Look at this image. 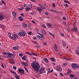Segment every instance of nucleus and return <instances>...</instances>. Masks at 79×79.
Instances as JSON below:
<instances>
[{"instance_id": "nucleus-1", "label": "nucleus", "mask_w": 79, "mask_h": 79, "mask_svg": "<svg viewBox=\"0 0 79 79\" xmlns=\"http://www.w3.org/2000/svg\"><path fill=\"white\" fill-rule=\"evenodd\" d=\"M32 67L36 71H39V69L40 68V65L38 62H35V61L33 62L31 64Z\"/></svg>"}, {"instance_id": "nucleus-2", "label": "nucleus", "mask_w": 79, "mask_h": 79, "mask_svg": "<svg viewBox=\"0 0 79 79\" xmlns=\"http://www.w3.org/2000/svg\"><path fill=\"white\" fill-rule=\"evenodd\" d=\"M37 33L39 34V35H40V36L37 35V37L38 39H40V40H41V41H43V40H44V35L40 33Z\"/></svg>"}, {"instance_id": "nucleus-3", "label": "nucleus", "mask_w": 79, "mask_h": 79, "mask_svg": "<svg viewBox=\"0 0 79 79\" xmlns=\"http://www.w3.org/2000/svg\"><path fill=\"white\" fill-rule=\"evenodd\" d=\"M39 6H41V8L38 7L37 8V10L38 11H40V12H42V11L43 9H45L46 8L45 7H44L43 6H42V5L40 4H39Z\"/></svg>"}, {"instance_id": "nucleus-4", "label": "nucleus", "mask_w": 79, "mask_h": 79, "mask_svg": "<svg viewBox=\"0 0 79 79\" xmlns=\"http://www.w3.org/2000/svg\"><path fill=\"white\" fill-rule=\"evenodd\" d=\"M45 69L44 68L41 67V69L39 70V73L41 74H44V73H45L46 72L45 71Z\"/></svg>"}, {"instance_id": "nucleus-5", "label": "nucleus", "mask_w": 79, "mask_h": 79, "mask_svg": "<svg viewBox=\"0 0 79 79\" xmlns=\"http://www.w3.org/2000/svg\"><path fill=\"white\" fill-rule=\"evenodd\" d=\"M18 35L19 36H25L26 35L25 31L22 30L21 31V32L18 33Z\"/></svg>"}, {"instance_id": "nucleus-6", "label": "nucleus", "mask_w": 79, "mask_h": 79, "mask_svg": "<svg viewBox=\"0 0 79 79\" xmlns=\"http://www.w3.org/2000/svg\"><path fill=\"white\" fill-rule=\"evenodd\" d=\"M71 66L73 69H76L77 68V65L75 63H73L71 65Z\"/></svg>"}, {"instance_id": "nucleus-7", "label": "nucleus", "mask_w": 79, "mask_h": 79, "mask_svg": "<svg viewBox=\"0 0 79 79\" xmlns=\"http://www.w3.org/2000/svg\"><path fill=\"white\" fill-rule=\"evenodd\" d=\"M18 71L19 73H20V74L21 75L24 74H25L24 73V70L22 69L19 68Z\"/></svg>"}, {"instance_id": "nucleus-8", "label": "nucleus", "mask_w": 79, "mask_h": 79, "mask_svg": "<svg viewBox=\"0 0 79 79\" xmlns=\"http://www.w3.org/2000/svg\"><path fill=\"white\" fill-rule=\"evenodd\" d=\"M56 69L57 70V71H61L62 70V69H61V66H58L56 67Z\"/></svg>"}, {"instance_id": "nucleus-9", "label": "nucleus", "mask_w": 79, "mask_h": 79, "mask_svg": "<svg viewBox=\"0 0 79 79\" xmlns=\"http://www.w3.org/2000/svg\"><path fill=\"white\" fill-rule=\"evenodd\" d=\"M8 56L12 59H14V58H15V57H14V56H13V54H11V53H10V52L8 53Z\"/></svg>"}, {"instance_id": "nucleus-10", "label": "nucleus", "mask_w": 79, "mask_h": 79, "mask_svg": "<svg viewBox=\"0 0 79 79\" xmlns=\"http://www.w3.org/2000/svg\"><path fill=\"white\" fill-rule=\"evenodd\" d=\"M4 18V16L3 14L0 13V21H2Z\"/></svg>"}, {"instance_id": "nucleus-11", "label": "nucleus", "mask_w": 79, "mask_h": 79, "mask_svg": "<svg viewBox=\"0 0 79 79\" xmlns=\"http://www.w3.org/2000/svg\"><path fill=\"white\" fill-rule=\"evenodd\" d=\"M54 50L56 51V52H57L58 51V46L56 44H54Z\"/></svg>"}, {"instance_id": "nucleus-12", "label": "nucleus", "mask_w": 79, "mask_h": 79, "mask_svg": "<svg viewBox=\"0 0 79 79\" xmlns=\"http://www.w3.org/2000/svg\"><path fill=\"white\" fill-rule=\"evenodd\" d=\"M13 35L14 37V38L15 40L16 39H18L19 38V36L16 34H13Z\"/></svg>"}, {"instance_id": "nucleus-13", "label": "nucleus", "mask_w": 79, "mask_h": 79, "mask_svg": "<svg viewBox=\"0 0 79 79\" xmlns=\"http://www.w3.org/2000/svg\"><path fill=\"white\" fill-rule=\"evenodd\" d=\"M19 47L17 46L14 47L13 48L14 50H18L19 49Z\"/></svg>"}, {"instance_id": "nucleus-14", "label": "nucleus", "mask_w": 79, "mask_h": 79, "mask_svg": "<svg viewBox=\"0 0 79 79\" xmlns=\"http://www.w3.org/2000/svg\"><path fill=\"white\" fill-rule=\"evenodd\" d=\"M21 64L24 65V66H28V64L27 63H25V62H22Z\"/></svg>"}, {"instance_id": "nucleus-15", "label": "nucleus", "mask_w": 79, "mask_h": 79, "mask_svg": "<svg viewBox=\"0 0 79 79\" xmlns=\"http://www.w3.org/2000/svg\"><path fill=\"white\" fill-rule=\"evenodd\" d=\"M9 61L11 64H15V61L13 60L12 59H11L9 60Z\"/></svg>"}, {"instance_id": "nucleus-16", "label": "nucleus", "mask_w": 79, "mask_h": 79, "mask_svg": "<svg viewBox=\"0 0 79 79\" xmlns=\"http://www.w3.org/2000/svg\"><path fill=\"white\" fill-rule=\"evenodd\" d=\"M27 7L31 9H32V6L31 5L27 4Z\"/></svg>"}, {"instance_id": "nucleus-17", "label": "nucleus", "mask_w": 79, "mask_h": 79, "mask_svg": "<svg viewBox=\"0 0 79 79\" xmlns=\"http://www.w3.org/2000/svg\"><path fill=\"white\" fill-rule=\"evenodd\" d=\"M45 62V63H48V59L46 58H44V60H43Z\"/></svg>"}, {"instance_id": "nucleus-18", "label": "nucleus", "mask_w": 79, "mask_h": 79, "mask_svg": "<svg viewBox=\"0 0 79 79\" xmlns=\"http://www.w3.org/2000/svg\"><path fill=\"white\" fill-rule=\"evenodd\" d=\"M41 32L42 34H44V35H45L46 34H47L46 31L44 30H42L41 31Z\"/></svg>"}, {"instance_id": "nucleus-19", "label": "nucleus", "mask_w": 79, "mask_h": 79, "mask_svg": "<svg viewBox=\"0 0 79 79\" xmlns=\"http://www.w3.org/2000/svg\"><path fill=\"white\" fill-rule=\"evenodd\" d=\"M47 25L48 27H53L52 25L50 23H47Z\"/></svg>"}, {"instance_id": "nucleus-20", "label": "nucleus", "mask_w": 79, "mask_h": 79, "mask_svg": "<svg viewBox=\"0 0 79 79\" xmlns=\"http://www.w3.org/2000/svg\"><path fill=\"white\" fill-rule=\"evenodd\" d=\"M50 60H51V61H53V62H55V61H55V58H54L53 57L51 58H50Z\"/></svg>"}, {"instance_id": "nucleus-21", "label": "nucleus", "mask_w": 79, "mask_h": 79, "mask_svg": "<svg viewBox=\"0 0 79 79\" xmlns=\"http://www.w3.org/2000/svg\"><path fill=\"white\" fill-rule=\"evenodd\" d=\"M12 13L13 15L14 16H16V15H17V14H16V13L15 11H12Z\"/></svg>"}, {"instance_id": "nucleus-22", "label": "nucleus", "mask_w": 79, "mask_h": 79, "mask_svg": "<svg viewBox=\"0 0 79 79\" xmlns=\"http://www.w3.org/2000/svg\"><path fill=\"white\" fill-rule=\"evenodd\" d=\"M71 73V70L70 69H69L67 70V74H69Z\"/></svg>"}, {"instance_id": "nucleus-23", "label": "nucleus", "mask_w": 79, "mask_h": 79, "mask_svg": "<svg viewBox=\"0 0 79 79\" xmlns=\"http://www.w3.org/2000/svg\"><path fill=\"white\" fill-rule=\"evenodd\" d=\"M27 24H26L25 23H23V27L26 28V27H27Z\"/></svg>"}, {"instance_id": "nucleus-24", "label": "nucleus", "mask_w": 79, "mask_h": 79, "mask_svg": "<svg viewBox=\"0 0 79 79\" xmlns=\"http://www.w3.org/2000/svg\"><path fill=\"white\" fill-rule=\"evenodd\" d=\"M19 20L21 21H23V17L21 16H19Z\"/></svg>"}, {"instance_id": "nucleus-25", "label": "nucleus", "mask_w": 79, "mask_h": 79, "mask_svg": "<svg viewBox=\"0 0 79 79\" xmlns=\"http://www.w3.org/2000/svg\"><path fill=\"white\" fill-rule=\"evenodd\" d=\"M73 30L74 31H77V27H75L73 29Z\"/></svg>"}, {"instance_id": "nucleus-26", "label": "nucleus", "mask_w": 79, "mask_h": 79, "mask_svg": "<svg viewBox=\"0 0 79 79\" xmlns=\"http://www.w3.org/2000/svg\"><path fill=\"white\" fill-rule=\"evenodd\" d=\"M67 65H68V64H67V63H66V62L65 63H64L63 64H62V66H67Z\"/></svg>"}, {"instance_id": "nucleus-27", "label": "nucleus", "mask_w": 79, "mask_h": 79, "mask_svg": "<svg viewBox=\"0 0 79 79\" xmlns=\"http://www.w3.org/2000/svg\"><path fill=\"white\" fill-rule=\"evenodd\" d=\"M10 72H11V73H12V74H14L15 75H16V76L17 75L16 73V72H15L14 71H13L11 70L10 71Z\"/></svg>"}, {"instance_id": "nucleus-28", "label": "nucleus", "mask_w": 79, "mask_h": 79, "mask_svg": "<svg viewBox=\"0 0 79 79\" xmlns=\"http://www.w3.org/2000/svg\"><path fill=\"white\" fill-rule=\"evenodd\" d=\"M75 52L78 55H79V51L78 50H75Z\"/></svg>"}, {"instance_id": "nucleus-29", "label": "nucleus", "mask_w": 79, "mask_h": 79, "mask_svg": "<svg viewBox=\"0 0 79 79\" xmlns=\"http://www.w3.org/2000/svg\"><path fill=\"white\" fill-rule=\"evenodd\" d=\"M9 37L10 39H13V40H15V38H14L13 37V36L10 35V36H9Z\"/></svg>"}, {"instance_id": "nucleus-30", "label": "nucleus", "mask_w": 79, "mask_h": 79, "mask_svg": "<svg viewBox=\"0 0 79 79\" xmlns=\"http://www.w3.org/2000/svg\"><path fill=\"white\" fill-rule=\"evenodd\" d=\"M15 78L17 79H19V76L16 75L15 76Z\"/></svg>"}, {"instance_id": "nucleus-31", "label": "nucleus", "mask_w": 79, "mask_h": 79, "mask_svg": "<svg viewBox=\"0 0 79 79\" xmlns=\"http://www.w3.org/2000/svg\"><path fill=\"white\" fill-rule=\"evenodd\" d=\"M75 76V75L74 74H70V77L71 78H73V77H74Z\"/></svg>"}, {"instance_id": "nucleus-32", "label": "nucleus", "mask_w": 79, "mask_h": 79, "mask_svg": "<svg viewBox=\"0 0 79 79\" xmlns=\"http://www.w3.org/2000/svg\"><path fill=\"white\" fill-rule=\"evenodd\" d=\"M62 44L63 46H66V43H65V42H64V41H63L62 42Z\"/></svg>"}, {"instance_id": "nucleus-33", "label": "nucleus", "mask_w": 79, "mask_h": 79, "mask_svg": "<svg viewBox=\"0 0 79 79\" xmlns=\"http://www.w3.org/2000/svg\"><path fill=\"white\" fill-rule=\"evenodd\" d=\"M49 34L51 35H52V36H53V37H55V35L53 34H52V33H51V32H49Z\"/></svg>"}, {"instance_id": "nucleus-34", "label": "nucleus", "mask_w": 79, "mask_h": 79, "mask_svg": "<svg viewBox=\"0 0 79 79\" xmlns=\"http://www.w3.org/2000/svg\"><path fill=\"white\" fill-rule=\"evenodd\" d=\"M31 9V8H29V7H25V9L27 11H28V10H29Z\"/></svg>"}, {"instance_id": "nucleus-35", "label": "nucleus", "mask_w": 79, "mask_h": 79, "mask_svg": "<svg viewBox=\"0 0 79 79\" xmlns=\"http://www.w3.org/2000/svg\"><path fill=\"white\" fill-rule=\"evenodd\" d=\"M31 54L33 55H35V56H37V55L36 54H35V53H31Z\"/></svg>"}, {"instance_id": "nucleus-36", "label": "nucleus", "mask_w": 79, "mask_h": 79, "mask_svg": "<svg viewBox=\"0 0 79 79\" xmlns=\"http://www.w3.org/2000/svg\"><path fill=\"white\" fill-rule=\"evenodd\" d=\"M19 55L20 56H23V54L22 53H20L19 54Z\"/></svg>"}, {"instance_id": "nucleus-37", "label": "nucleus", "mask_w": 79, "mask_h": 79, "mask_svg": "<svg viewBox=\"0 0 79 79\" xmlns=\"http://www.w3.org/2000/svg\"><path fill=\"white\" fill-rule=\"evenodd\" d=\"M51 11H52V12H54L55 13H56V11L53 10V9H51Z\"/></svg>"}, {"instance_id": "nucleus-38", "label": "nucleus", "mask_w": 79, "mask_h": 79, "mask_svg": "<svg viewBox=\"0 0 79 79\" xmlns=\"http://www.w3.org/2000/svg\"><path fill=\"white\" fill-rule=\"evenodd\" d=\"M60 35H61V36L62 37H63V36H64V33H60Z\"/></svg>"}, {"instance_id": "nucleus-39", "label": "nucleus", "mask_w": 79, "mask_h": 79, "mask_svg": "<svg viewBox=\"0 0 79 79\" xmlns=\"http://www.w3.org/2000/svg\"><path fill=\"white\" fill-rule=\"evenodd\" d=\"M64 2L65 3H69L70 2H68V1H67L66 0H64Z\"/></svg>"}, {"instance_id": "nucleus-40", "label": "nucleus", "mask_w": 79, "mask_h": 79, "mask_svg": "<svg viewBox=\"0 0 79 79\" xmlns=\"http://www.w3.org/2000/svg\"><path fill=\"white\" fill-rule=\"evenodd\" d=\"M24 68H25V70L27 71V72L28 73H29V72L28 71V70L27 69V68H26V67H24Z\"/></svg>"}, {"instance_id": "nucleus-41", "label": "nucleus", "mask_w": 79, "mask_h": 79, "mask_svg": "<svg viewBox=\"0 0 79 79\" xmlns=\"http://www.w3.org/2000/svg\"><path fill=\"white\" fill-rule=\"evenodd\" d=\"M62 19L64 20H66V18L65 17H62Z\"/></svg>"}, {"instance_id": "nucleus-42", "label": "nucleus", "mask_w": 79, "mask_h": 79, "mask_svg": "<svg viewBox=\"0 0 79 79\" xmlns=\"http://www.w3.org/2000/svg\"><path fill=\"white\" fill-rule=\"evenodd\" d=\"M23 60H26V57H25V56H23L22 58Z\"/></svg>"}, {"instance_id": "nucleus-43", "label": "nucleus", "mask_w": 79, "mask_h": 79, "mask_svg": "<svg viewBox=\"0 0 79 79\" xmlns=\"http://www.w3.org/2000/svg\"><path fill=\"white\" fill-rule=\"evenodd\" d=\"M45 14L46 15H49V13L47 12H45Z\"/></svg>"}, {"instance_id": "nucleus-44", "label": "nucleus", "mask_w": 79, "mask_h": 79, "mask_svg": "<svg viewBox=\"0 0 79 79\" xmlns=\"http://www.w3.org/2000/svg\"><path fill=\"white\" fill-rule=\"evenodd\" d=\"M71 60V59H69L67 57V58H66V60H68V61H70Z\"/></svg>"}, {"instance_id": "nucleus-45", "label": "nucleus", "mask_w": 79, "mask_h": 79, "mask_svg": "<svg viewBox=\"0 0 79 79\" xmlns=\"http://www.w3.org/2000/svg\"><path fill=\"white\" fill-rule=\"evenodd\" d=\"M42 27H44V28H46V26L45 25H42Z\"/></svg>"}, {"instance_id": "nucleus-46", "label": "nucleus", "mask_w": 79, "mask_h": 79, "mask_svg": "<svg viewBox=\"0 0 79 79\" xmlns=\"http://www.w3.org/2000/svg\"><path fill=\"white\" fill-rule=\"evenodd\" d=\"M13 68L14 69H15V70H16V67L15 66H13Z\"/></svg>"}, {"instance_id": "nucleus-47", "label": "nucleus", "mask_w": 79, "mask_h": 79, "mask_svg": "<svg viewBox=\"0 0 79 79\" xmlns=\"http://www.w3.org/2000/svg\"><path fill=\"white\" fill-rule=\"evenodd\" d=\"M24 7H22L21 8H20L19 9V10H23V9H24Z\"/></svg>"}, {"instance_id": "nucleus-48", "label": "nucleus", "mask_w": 79, "mask_h": 79, "mask_svg": "<svg viewBox=\"0 0 79 79\" xmlns=\"http://www.w3.org/2000/svg\"><path fill=\"white\" fill-rule=\"evenodd\" d=\"M20 15H21V16H22V17H24V14H23V13L20 14Z\"/></svg>"}, {"instance_id": "nucleus-49", "label": "nucleus", "mask_w": 79, "mask_h": 79, "mask_svg": "<svg viewBox=\"0 0 79 79\" xmlns=\"http://www.w3.org/2000/svg\"><path fill=\"white\" fill-rule=\"evenodd\" d=\"M35 31L37 32H39V30L37 28L35 29Z\"/></svg>"}, {"instance_id": "nucleus-50", "label": "nucleus", "mask_w": 79, "mask_h": 79, "mask_svg": "<svg viewBox=\"0 0 79 79\" xmlns=\"http://www.w3.org/2000/svg\"><path fill=\"white\" fill-rule=\"evenodd\" d=\"M34 43L36 45H37L38 44V43H37V41H34Z\"/></svg>"}, {"instance_id": "nucleus-51", "label": "nucleus", "mask_w": 79, "mask_h": 79, "mask_svg": "<svg viewBox=\"0 0 79 79\" xmlns=\"http://www.w3.org/2000/svg\"><path fill=\"white\" fill-rule=\"evenodd\" d=\"M52 6H53V7H54V8H55V6H55V4H54V3H53L52 4Z\"/></svg>"}, {"instance_id": "nucleus-52", "label": "nucleus", "mask_w": 79, "mask_h": 79, "mask_svg": "<svg viewBox=\"0 0 79 79\" xmlns=\"http://www.w3.org/2000/svg\"><path fill=\"white\" fill-rule=\"evenodd\" d=\"M76 22H75L73 23V26H76Z\"/></svg>"}, {"instance_id": "nucleus-53", "label": "nucleus", "mask_w": 79, "mask_h": 79, "mask_svg": "<svg viewBox=\"0 0 79 79\" xmlns=\"http://www.w3.org/2000/svg\"><path fill=\"white\" fill-rule=\"evenodd\" d=\"M1 2L3 4H4V5H5L6 3H5V2L3 1V0L1 1Z\"/></svg>"}, {"instance_id": "nucleus-54", "label": "nucleus", "mask_w": 79, "mask_h": 79, "mask_svg": "<svg viewBox=\"0 0 79 79\" xmlns=\"http://www.w3.org/2000/svg\"><path fill=\"white\" fill-rule=\"evenodd\" d=\"M8 35L9 36H10V35H11V33H10V32H9L8 33Z\"/></svg>"}, {"instance_id": "nucleus-55", "label": "nucleus", "mask_w": 79, "mask_h": 79, "mask_svg": "<svg viewBox=\"0 0 79 79\" xmlns=\"http://www.w3.org/2000/svg\"><path fill=\"white\" fill-rule=\"evenodd\" d=\"M35 47L37 48H40V47L39 46V45H36Z\"/></svg>"}, {"instance_id": "nucleus-56", "label": "nucleus", "mask_w": 79, "mask_h": 79, "mask_svg": "<svg viewBox=\"0 0 79 79\" xmlns=\"http://www.w3.org/2000/svg\"><path fill=\"white\" fill-rule=\"evenodd\" d=\"M58 54L60 56H62V55H63V54L61 53H59Z\"/></svg>"}, {"instance_id": "nucleus-57", "label": "nucleus", "mask_w": 79, "mask_h": 79, "mask_svg": "<svg viewBox=\"0 0 79 79\" xmlns=\"http://www.w3.org/2000/svg\"><path fill=\"white\" fill-rule=\"evenodd\" d=\"M72 79H78L77 78V77H74Z\"/></svg>"}, {"instance_id": "nucleus-58", "label": "nucleus", "mask_w": 79, "mask_h": 79, "mask_svg": "<svg viewBox=\"0 0 79 79\" xmlns=\"http://www.w3.org/2000/svg\"><path fill=\"white\" fill-rule=\"evenodd\" d=\"M31 22L33 23H34V24H35V22L34 21H32Z\"/></svg>"}, {"instance_id": "nucleus-59", "label": "nucleus", "mask_w": 79, "mask_h": 79, "mask_svg": "<svg viewBox=\"0 0 79 79\" xmlns=\"http://www.w3.org/2000/svg\"><path fill=\"white\" fill-rule=\"evenodd\" d=\"M3 66H4V67H3V68H6V65L5 64H4L3 65Z\"/></svg>"}, {"instance_id": "nucleus-60", "label": "nucleus", "mask_w": 79, "mask_h": 79, "mask_svg": "<svg viewBox=\"0 0 79 79\" xmlns=\"http://www.w3.org/2000/svg\"><path fill=\"white\" fill-rule=\"evenodd\" d=\"M33 39H34V40H35L37 39V38L36 37H35L34 36L33 37Z\"/></svg>"}, {"instance_id": "nucleus-61", "label": "nucleus", "mask_w": 79, "mask_h": 79, "mask_svg": "<svg viewBox=\"0 0 79 79\" xmlns=\"http://www.w3.org/2000/svg\"><path fill=\"white\" fill-rule=\"evenodd\" d=\"M3 55H7V53L6 52H4V53H3Z\"/></svg>"}, {"instance_id": "nucleus-62", "label": "nucleus", "mask_w": 79, "mask_h": 79, "mask_svg": "<svg viewBox=\"0 0 79 79\" xmlns=\"http://www.w3.org/2000/svg\"><path fill=\"white\" fill-rule=\"evenodd\" d=\"M60 74L61 75V76H63V73H60Z\"/></svg>"}, {"instance_id": "nucleus-63", "label": "nucleus", "mask_w": 79, "mask_h": 79, "mask_svg": "<svg viewBox=\"0 0 79 79\" xmlns=\"http://www.w3.org/2000/svg\"><path fill=\"white\" fill-rule=\"evenodd\" d=\"M43 44L44 45H47V43H46L45 42H44L43 43Z\"/></svg>"}, {"instance_id": "nucleus-64", "label": "nucleus", "mask_w": 79, "mask_h": 79, "mask_svg": "<svg viewBox=\"0 0 79 79\" xmlns=\"http://www.w3.org/2000/svg\"><path fill=\"white\" fill-rule=\"evenodd\" d=\"M65 6H66V7H68V5L67 4H65Z\"/></svg>"}]
</instances>
